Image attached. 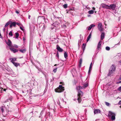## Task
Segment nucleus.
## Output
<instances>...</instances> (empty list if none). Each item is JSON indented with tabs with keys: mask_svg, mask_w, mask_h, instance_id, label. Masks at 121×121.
<instances>
[{
	"mask_svg": "<svg viewBox=\"0 0 121 121\" xmlns=\"http://www.w3.org/2000/svg\"><path fill=\"white\" fill-rule=\"evenodd\" d=\"M83 95V93L81 90H79L78 91V103H80L82 101L81 99V97Z\"/></svg>",
	"mask_w": 121,
	"mask_h": 121,
	"instance_id": "nucleus-1",
	"label": "nucleus"
},
{
	"mask_svg": "<svg viewBox=\"0 0 121 121\" xmlns=\"http://www.w3.org/2000/svg\"><path fill=\"white\" fill-rule=\"evenodd\" d=\"M64 88L63 87L62 85H60L59 87L55 89V91L56 92L60 93L63 92L64 90Z\"/></svg>",
	"mask_w": 121,
	"mask_h": 121,
	"instance_id": "nucleus-2",
	"label": "nucleus"
},
{
	"mask_svg": "<svg viewBox=\"0 0 121 121\" xmlns=\"http://www.w3.org/2000/svg\"><path fill=\"white\" fill-rule=\"evenodd\" d=\"M108 116L109 118L111 117L112 120H114L115 119V114L114 113L111 111H109Z\"/></svg>",
	"mask_w": 121,
	"mask_h": 121,
	"instance_id": "nucleus-3",
	"label": "nucleus"
},
{
	"mask_svg": "<svg viewBox=\"0 0 121 121\" xmlns=\"http://www.w3.org/2000/svg\"><path fill=\"white\" fill-rule=\"evenodd\" d=\"M102 24L101 22L99 23L98 24V30L100 32L103 31L104 30V28L103 27Z\"/></svg>",
	"mask_w": 121,
	"mask_h": 121,
	"instance_id": "nucleus-4",
	"label": "nucleus"
},
{
	"mask_svg": "<svg viewBox=\"0 0 121 121\" xmlns=\"http://www.w3.org/2000/svg\"><path fill=\"white\" fill-rule=\"evenodd\" d=\"M116 6V5L114 4H111L110 5H108L107 9L114 10L115 9Z\"/></svg>",
	"mask_w": 121,
	"mask_h": 121,
	"instance_id": "nucleus-5",
	"label": "nucleus"
},
{
	"mask_svg": "<svg viewBox=\"0 0 121 121\" xmlns=\"http://www.w3.org/2000/svg\"><path fill=\"white\" fill-rule=\"evenodd\" d=\"M74 9L73 7L69 8L68 9L66 10V13H71L72 11H74Z\"/></svg>",
	"mask_w": 121,
	"mask_h": 121,
	"instance_id": "nucleus-6",
	"label": "nucleus"
},
{
	"mask_svg": "<svg viewBox=\"0 0 121 121\" xmlns=\"http://www.w3.org/2000/svg\"><path fill=\"white\" fill-rule=\"evenodd\" d=\"M1 112L2 113L3 115L4 116L5 115L4 114V110H6V108L4 106H1Z\"/></svg>",
	"mask_w": 121,
	"mask_h": 121,
	"instance_id": "nucleus-7",
	"label": "nucleus"
},
{
	"mask_svg": "<svg viewBox=\"0 0 121 121\" xmlns=\"http://www.w3.org/2000/svg\"><path fill=\"white\" fill-rule=\"evenodd\" d=\"M16 22H12L11 21V23L10 24V28H12L13 26L14 27H15L16 26Z\"/></svg>",
	"mask_w": 121,
	"mask_h": 121,
	"instance_id": "nucleus-8",
	"label": "nucleus"
},
{
	"mask_svg": "<svg viewBox=\"0 0 121 121\" xmlns=\"http://www.w3.org/2000/svg\"><path fill=\"white\" fill-rule=\"evenodd\" d=\"M9 49L11 51L13 52L14 53H15L18 52V49H15L14 48H10Z\"/></svg>",
	"mask_w": 121,
	"mask_h": 121,
	"instance_id": "nucleus-9",
	"label": "nucleus"
},
{
	"mask_svg": "<svg viewBox=\"0 0 121 121\" xmlns=\"http://www.w3.org/2000/svg\"><path fill=\"white\" fill-rule=\"evenodd\" d=\"M5 41L6 43L8 45V46L9 47L12 46H11L12 42L9 39H8V42H7V41H6L5 40Z\"/></svg>",
	"mask_w": 121,
	"mask_h": 121,
	"instance_id": "nucleus-10",
	"label": "nucleus"
},
{
	"mask_svg": "<svg viewBox=\"0 0 121 121\" xmlns=\"http://www.w3.org/2000/svg\"><path fill=\"white\" fill-rule=\"evenodd\" d=\"M101 6V7L104 9H107L108 8V5H106L104 3H102Z\"/></svg>",
	"mask_w": 121,
	"mask_h": 121,
	"instance_id": "nucleus-11",
	"label": "nucleus"
},
{
	"mask_svg": "<svg viewBox=\"0 0 121 121\" xmlns=\"http://www.w3.org/2000/svg\"><path fill=\"white\" fill-rule=\"evenodd\" d=\"M57 49L60 52H62L63 51L62 49L60 48V47L58 45H57L56 46Z\"/></svg>",
	"mask_w": 121,
	"mask_h": 121,
	"instance_id": "nucleus-12",
	"label": "nucleus"
},
{
	"mask_svg": "<svg viewBox=\"0 0 121 121\" xmlns=\"http://www.w3.org/2000/svg\"><path fill=\"white\" fill-rule=\"evenodd\" d=\"M111 70L113 71H115L116 70V67L115 65H112L111 67Z\"/></svg>",
	"mask_w": 121,
	"mask_h": 121,
	"instance_id": "nucleus-13",
	"label": "nucleus"
},
{
	"mask_svg": "<svg viewBox=\"0 0 121 121\" xmlns=\"http://www.w3.org/2000/svg\"><path fill=\"white\" fill-rule=\"evenodd\" d=\"M114 72V71H113V70L112 71V70L111 69L110 70L109 72L108 76H112Z\"/></svg>",
	"mask_w": 121,
	"mask_h": 121,
	"instance_id": "nucleus-14",
	"label": "nucleus"
},
{
	"mask_svg": "<svg viewBox=\"0 0 121 121\" xmlns=\"http://www.w3.org/2000/svg\"><path fill=\"white\" fill-rule=\"evenodd\" d=\"M100 110L99 109H95L94 110V113L95 114L100 113Z\"/></svg>",
	"mask_w": 121,
	"mask_h": 121,
	"instance_id": "nucleus-15",
	"label": "nucleus"
},
{
	"mask_svg": "<svg viewBox=\"0 0 121 121\" xmlns=\"http://www.w3.org/2000/svg\"><path fill=\"white\" fill-rule=\"evenodd\" d=\"M105 36V34L104 32H102L101 35V39L102 40L104 38Z\"/></svg>",
	"mask_w": 121,
	"mask_h": 121,
	"instance_id": "nucleus-16",
	"label": "nucleus"
},
{
	"mask_svg": "<svg viewBox=\"0 0 121 121\" xmlns=\"http://www.w3.org/2000/svg\"><path fill=\"white\" fill-rule=\"evenodd\" d=\"M60 101L61 102H62L63 101V98H60L59 99H58L57 100V103L58 104L60 105Z\"/></svg>",
	"mask_w": 121,
	"mask_h": 121,
	"instance_id": "nucleus-17",
	"label": "nucleus"
},
{
	"mask_svg": "<svg viewBox=\"0 0 121 121\" xmlns=\"http://www.w3.org/2000/svg\"><path fill=\"white\" fill-rule=\"evenodd\" d=\"M101 42L102 41L100 40L98 43L97 47V49L98 50L101 47Z\"/></svg>",
	"mask_w": 121,
	"mask_h": 121,
	"instance_id": "nucleus-18",
	"label": "nucleus"
},
{
	"mask_svg": "<svg viewBox=\"0 0 121 121\" xmlns=\"http://www.w3.org/2000/svg\"><path fill=\"white\" fill-rule=\"evenodd\" d=\"M10 60L11 61V62L13 63H14V61H16V58H11L10 59Z\"/></svg>",
	"mask_w": 121,
	"mask_h": 121,
	"instance_id": "nucleus-19",
	"label": "nucleus"
},
{
	"mask_svg": "<svg viewBox=\"0 0 121 121\" xmlns=\"http://www.w3.org/2000/svg\"><path fill=\"white\" fill-rule=\"evenodd\" d=\"M95 25L93 24H92L90 25L89 27L88 28V30H91V29L93 27H94L95 26Z\"/></svg>",
	"mask_w": 121,
	"mask_h": 121,
	"instance_id": "nucleus-20",
	"label": "nucleus"
},
{
	"mask_svg": "<svg viewBox=\"0 0 121 121\" xmlns=\"http://www.w3.org/2000/svg\"><path fill=\"white\" fill-rule=\"evenodd\" d=\"M91 33L90 34H89V36L87 37V39L86 40V41L87 42H88L90 39L91 38Z\"/></svg>",
	"mask_w": 121,
	"mask_h": 121,
	"instance_id": "nucleus-21",
	"label": "nucleus"
},
{
	"mask_svg": "<svg viewBox=\"0 0 121 121\" xmlns=\"http://www.w3.org/2000/svg\"><path fill=\"white\" fill-rule=\"evenodd\" d=\"M26 49H20L19 50V51L22 53H25L26 51Z\"/></svg>",
	"mask_w": 121,
	"mask_h": 121,
	"instance_id": "nucleus-22",
	"label": "nucleus"
},
{
	"mask_svg": "<svg viewBox=\"0 0 121 121\" xmlns=\"http://www.w3.org/2000/svg\"><path fill=\"white\" fill-rule=\"evenodd\" d=\"M11 22V21H8L6 23L4 26L5 27H6L9 25L10 24Z\"/></svg>",
	"mask_w": 121,
	"mask_h": 121,
	"instance_id": "nucleus-23",
	"label": "nucleus"
},
{
	"mask_svg": "<svg viewBox=\"0 0 121 121\" xmlns=\"http://www.w3.org/2000/svg\"><path fill=\"white\" fill-rule=\"evenodd\" d=\"M13 64L16 67H17L18 66H19L20 65V64L19 63L17 62H15L14 63H13Z\"/></svg>",
	"mask_w": 121,
	"mask_h": 121,
	"instance_id": "nucleus-24",
	"label": "nucleus"
},
{
	"mask_svg": "<svg viewBox=\"0 0 121 121\" xmlns=\"http://www.w3.org/2000/svg\"><path fill=\"white\" fill-rule=\"evenodd\" d=\"M86 46V44H85L84 43H83L82 45V49L83 51H84V50L85 49Z\"/></svg>",
	"mask_w": 121,
	"mask_h": 121,
	"instance_id": "nucleus-25",
	"label": "nucleus"
},
{
	"mask_svg": "<svg viewBox=\"0 0 121 121\" xmlns=\"http://www.w3.org/2000/svg\"><path fill=\"white\" fill-rule=\"evenodd\" d=\"M82 87L81 86H79L78 87H76V89L78 90V91L79 90H80L81 89H82Z\"/></svg>",
	"mask_w": 121,
	"mask_h": 121,
	"instance_id": "nucleus-26",
	"label": "nucleus"
},
{
	"mask_svg": "<svg viewBox=\"0 0 121 121\" xmlns=\"http://www.w3.org/2000/svg\"><path fill=\"white\" fill-rule=\"evenodd\" d=\"M64 55L65 58L66 59L68 57V54L66 52H65L64 53Z\"/></svg>",
	"mask_w": 121,
	"mask_h": 121,
	"instance_id": "nucleus-27",
	"label": "nucleus"
},
{
	"mask_svg": "<svg viewBox=\"0 0 121 121\" xmlns=\"http://www.w3.org/2000/svg\"><path fill=\"white\" fill-rule=\"evenodd\" d=\"M94 13V11L92 10H89L88 12V13L89 14H93Z\"/></svg>",
	"mask_w": 121,
	"mask_h": 121,
	"instance_id": "nucleus-28",
	"label": "nucleus"
},
{
	"mask_svg": "<svg viewBox=\"0 0 121 121\" xmlns=\"http://www.w3.org/2000/svg\"><path fill=\"white\" fill-rule=\"evenodd\" d=\"M82 62V60L81 59H80L79 60V65L80 67L81 66V65Z\"/></svg>",
	"mask_w": 121,
	"mask_h": 121,
	"instance_id": "nucleus-29",
	"label": "nucleus"
},
{
	"mask_svg": "<svg viewBox=\"0 0 121 121\" xmlns=\"http://www.w3.org/2000/svg\"><path fill=\"white\" fill-rule=\"evenodd\" d=\"M15 34L16 35V38H17L19 36V34L17 32L15 33Z\"/></svg>",
	"mask_w": 121,
	"mask_h": 121,
	"instance_id": "nucleus-30",
	"label": "nucleus"
},
{
	"mask_svg": "<svg viewBox=\"0 0 121 121\" xmlns=\"http://www.w3.org/2000/svg\"><path fill=\"white\" fill-rule=\"evenodd\" d=\"M92 67L90 66L89 69V70L88 71V74H90V72H91V69Z\"/></svg>",
	"mask_w": 121,
	"mask_h": 121,
	"instance_id": "nucleus-31",
	"label": "nucleus"
},
{
	"mask_svg": "<svg viewBox=\"0 0 121 121\" xmlns=\"http://www.w3.org/2000/svg\"><path fill=\"white\" fill-rule=\"evenodd\" d=\"M39 17H40L41 19L44 20V21H45V18L44 17L40 16Z\"/></svg>",
	"mask_w": 121,
	"mask_h": 121,
	"instance_id": "nucleus-32",
	"label": "nucleus"
},
{
	"mask_svg": "<svg viewBox=\"0 0 121 121\" xmlns=\"http://www.w3.org/2000/svg\"><path fill=\"white\" fill-rule=\"evenodd\" d=\"M9 35L10 36H12L13 35V34L12 33V32L11 31H10V32L9 33Z\"/></svg>",
	"mask_w": 121,
	"mask_h": 121,
	"instance_id": "nucleus-33",
	"label": "nucleus"
},
{
	"mask_svg": "<svg viewBox=\"0 0 121 121\" xmlns=\"http://www.w3.org/2000/svg\"><path fill=\"white\" fill-rule=\"evenodd\" d=\"M88 85V84L87 83H86L85 84H84L83 85V86L85 88L87 87Z\"/></svg>",
	"mask_w": 121,
	"mask_h": 121,
	"instance_id": "nucleus-34",
	"label": "nucleus"
},
{
	"mask_svg": "<svg viewBox=\"0 0 121 121\" xmlns=\"http://www.w3.org/2000/svg\"><path fill=\"white\" fill-rule=\"evenodd\" d=\"M105 103L106 105L107 106H109L110 104L109 103L107 102H105Z\"/></svg>",
	"mask_w": 121,
	"mask_h": 121,
	"instance_id": "nucleus-35",
	"label": "nucleus"
},
{
	"mask_svg": "<svg viewBox=\"0 0 121 121\" xmlns=\"http://www.w3.org/2000/svg\"><path fill=\"white\" fill-rule=\"evenodd\" d=\"M67 4H65L63 6L64 8L65 9L67 7Z\"/></svg>",
	"mask_w": 121,
	"mask_h": 121,
	"instance_id": "nucleus-36",
	"label": "nucleus"
},
{
	"mask_svg": "<svg viewBox=\"0 0 121 121\" xmlns=\"http://www.w3.org/2000/svg\"><path fill=\"white\" fill-rule=\"evenodd\" d=\"M106 50L109 51L110 50V48L108 46H107L106 48Z\"/></svg>",
	"mask_w": 121,
	"mask_h": 121,
	"instance_id": "nucleus-37",
	"label": "nucleus"
},
{
	"mask_svg": "<svg viewBox=\"0 0 121 121\" xmlns=\"http://www.w3.org/2000/svg\"><path fill=\"white\" fill-rule=\"evenodd\" d=\"M43 111H44L43 110H42L41 112V113H40V115L39 116V118L40 117H41V115L42 116V115L43 114Z\"/></svg>",
	"mask_w": 121,
	"mask_h": 121,
	"instance_id": "nucleus-38",
	"label": "nucleus"
},
{
	"mask_svg": "<svg viewBox=\"0 0 121 121\" xmlns=\"http://www.w3.org/2000/svg\"><path fill=\"white\" fill-rule=\"evenodd\" d=\"M62 26V27H63L64 28H65L66 27V24H64Z\"/></svg>",
	"mask_w": 121,
	"mask_h": 121,
	"instance_id": "nucleus-39",
	"label": "nucleus"
},
{
	"mask_svg": "<svg viewBox=\"0 0 121 121\" xmlns=\"http://www.w3.org/2000/svg\"><path fill=\"white\" fill-rule=\"evenodd\" d=\"M117 90L119 91H121V86L119 87L117 89Z\"/></svg>",
	"mask_w": 121,
	"mask_h": 121,
	"instance_id": "nucleus-40",
	"label": "nucleus"
},
{
	"mask_svg": "<svg viewBox=\"0 0 121 121\" xmlns=\"http://www.w3.org/2000/svg\"><path fill=\"white\" fill-rule=\"evenodd\" d=\"M40 44L39 42H38V45H37V47L38 49L40 47Z\"/></svg>",
	"mask_w": 121,
	"mask_h": 121,
	"instance_id": "nucleus-41",
	"label": "nucleus"
},
{
	"mask_svg": "<svg viewBox=\"0 0 121 121\" xmlns=\"http://www.w3.org/2000/svg\"><path fill=\"white\" fill-rule=\"evenodd\" d=\"M56 56L57 57V58H59V54L58 52H57L56 54Z\"/></svg>",
	"mask_w": 121,
	"mask_h": 121,
	"instance_id": "nucleus-42",
	"label": "nucleus"
},
{
	"mask_svg": "<svg viewBox=\"0 0 121 121\" xmlns=\"http://www.w3.org/2000/svg\"><path fill=\"white\" fill-rule=\"evenodd\" d=\"M14 47L16 48H17L18 47V46L16 44L14 45Z\"/></svg>",
	"mask_w": 121,
	"mask_h": 121,
	"instance_id": "nucleus-43",
	"label": "nucleus"
},
{
	"mask_svg": "<svg viewBox=\"0 0 121 121\" xmlns=\"http://www.w3.org/2000/svg\"><path fill=\"white\" fill-rule=\"evenodd\" d=\"M57 68H56L53 70V72L54 73H56L57 71Z\"/></svg>",
	"mask_w": 121,
	"mask_h": 121,
	"instance_id": "nucleus-44",
	"label": "nucleus"
},
{
	"mask_svg": "<svg viewBox=\"0 0 121 121\" xmlns=\"http://www.w3.org/2000/svg\"><path fill=\"white\" fill-rule=\"evenodd\" d=\"M16 24L19 26H20V25H21V24L20 23H16Z\"/></svg>",
	"mask_w": 121,
	"mask_h": 121,
	"instance_id": "nucleus-45",
	"label": "nucleus"
},
{
	"mask_svg": "<svg viewBox=\"0 0 121 121\" xmlns=\"http://www.w3.org/2000/svg\"><path fill=\"white\" fill-rule=\"evenodd\" d=\"M54 27H55V28L56 27L55 26H52V27H51V28L52 30H53L54 28Z\"/></svg>",
	"mask_w": 121,
	"mask_h": 121,
	"instance_id": "nucleus-46",
	"label": "nucleus"
},
{
	"mask_svg": "<svg viewBox=\"0 0 121 121\" xmlns=\"http://www.w3.org/2000/svg\"><path fill=\"white\" fill-rule=\"evenodd\" d=\"M20 29H21L22 30V31H23L24 30V29H23V28H22V27H21V26H20Z\"/></svg>",
	"mask_w": 121,
	"mask_h": 121,
	"instance_id": "nucleus-47",
	"label": "nucleus"
},
{
	"mask_svg": "<svg viewBox=\"0 0 121 121\" xmlns=\"http://www.w3.org/2000/svg\"><path fill=\"white\" fill-rule=\"evenodd\" d=\"M15 12L17 14H19V12L17 10Z\"/></svg>",
	"mask_w": 121,
	"mask_h": 121,
	"instance_id": "nucleus-48",
	"label": "nucleus"
},
{
	"mask_svg": "<svg viewBox=\"0 0 121 121\" xmlns=\"http://www.w3.org/2000/svg\"><path fill=\"white\" fill-rule=\"evenodd\" d=\"M118 104L121 105V101H120L118 102Z\"/></svg>",
	"mask_w": 121,
	"mask_h": 121,
	"instance_id": "nucleus-49",
	"label": "nucleus"
},
{
	"mask_svg": "<svg viewBox=\"0 0 121 121\" xmlns=\"http://www.w3.org/2000/svg\"><path fill=\"white\" fill-rule=\"evenodd\" d=\"M23 40L24 41H25L26 40V39H25V38L24 37H23Z\"/></svg>",
	"mask_w": 121,
	"mask_h": 121,
	"instance_id": "nucleus-50",
	"label": "nucleus"
},
{
	"mask_svg": "<svg viewBox=\"0 0 121 121\" xmlns=\"http://www.w3.org/2000/svg\"><path fill=\"white\" fill-rule=\"evenodd\" d=\"M5 27H4V28L3 29V31L4 32L5 31Z\"/></svg>",
	"mask_w": 121,
	"mask_h": 121,
	"instance_id": "nucleus-51",
	"label": "nucleus"
},
{
	"mask_svg": "<svg viewBox=\"0 0 121 121\" xmlns=\"http://www.w3.org/2000/svg\"><path fill=\"white\" fill-rule=\"evenodd\" d=\"M2 90L4 91H5L6 90V89H3V88H2Z\"/></svg>",
	"mask_w": 121,
	"mask_h": 121,
	"instance_id": "nucleus-52",
	"label": "nucleus"
},
{
	"mask_svg": "<svg viewBox=\"0 0 121 121\" xmlns=\"http://www.w3.org/2000/svg\"><path fill=\"white\" fill-rule=\"evenodd\" d=\"M121 83V81H119V82H117V84H119V83Z\"/></svg>",
	"mask_w": 121,
	"mask_h": 121,
	"instance_id": "nucleus-53",
	"label": "nucleus"
},
{
	"mask_svg": "<svg viewBox=\"0 0 121 121\" xmlns=\"http://www.w3.org/2000/svg\"><path fill=\"white\" fill-rule=\"evenodd\" d=\"M32 62V64L34 65L35 66V67H36V68H37V66L36 65H35V64H34Z\"/></svg>",
	"mask_w": 121,
	"mask_h": 121,
	"instance_id": "nucleus-54",
	"label": "nucleus"
},
{
	"mask_svg": "<svg viewBox=\"0 0 121 121\" xmlns=\"http://www.w3.org/2000/svg\"><path fill=\"white\" fill-rule=\"evenodd\" d=\"M45 28V26H44V25H43V30H44V28Z\"/></svg>",
	"mask_w": 121,
	"mask_h": 121,
	"instance_id": "nucleus-55",
	"label": "nucleus"
},
{
	"mask_svg": "<svg viewBox=\"0 0 121 121\" xmlns=\"http://www.w3.org/2000/svg\"><path fill=\"white\" fill-rule=\"evenodd\" d=\"M92 63L91 62L90 64V66H91V67H92Z\"/></svg>",
	"mask_w": 121,
	"mask_h": 121,
	"instance_id": "nucleus-56",
	"label": "nucleus"
},
{
	"mask_svg": "<svg viewBox=\"0 0 121 121\" xmlns=\"http://www.w3.org/2000/svg\"><path fill=\"white\" fill-rule=\"evenodd\" d=\"M92 9L94 10H95V8L94 7H93L92 8Z\"/></svg>",
	"mask_w": 121,
	"mask_h": 121,
	"instance_id": "nucleus-57",
	"label": "nucleus"
},
{
	"mask_svg": "<svg viewBox=\"0 0 121 121\" xmlns=\"http://www.w3.org/2000/svg\"><path fill=\"white\" fill-rule=\"evenodd\" d=\"M118 80H121V77H120L119 78Z\"/></svg>",
	"mask_w": 121,
	"mask_h": 121,
	"instance_id": "nucleus-58",
	"label": "nucleus"
},
{
	"mask_svg": "<svg viewBox=\"0 0 121 121\" xmlns=\"http://www.w3.org/2000/svg\"><path fill=\"white\" fill-rule=\"evenodd\" d=\"M52 81H53L52 79H51V80L50 81V82H52Z\"/></svg>",
	"mask_w": 121,
	"mask_h": 121,
	"instance_id": "nucleus-59",
	"label": "nucleus"
},
{
	"mask_svg": "<svg viewBox=\"0 0 121 121\" xmlns=\"http://www.w3.org/2000/svg\"><path fill=\"white\" fill-rule=\"evenodd\" d=\"M119 63H120V65L121 64V60L119 61Z\"/></svg>",
	"mask_w": 121,
	"mask_h": 121,
	"instance_id": "nucleus-60",
	"label": "nucleus"
},
{
	"mask_svg": "<svg viewBox=\"0 0 121 121\" xmlns=\"http://www.w3.org/2000/svg\"><path fill=\"white\" fill-rule=\"evenodd\" d=\"M30 15H29V17H28V18L29 19H30Z\"/></svg>",
	"mask_w": 121,
	"mask_h": 121,
	"instance_id": "nucleus-61",
	"label": "nucleus"
},
{
	"mask_svg": "<svg viewBox=\"0 0 121 121\" xmlns=\"http://www.w3.org/2000/svg\"><path fill=\"white\" fill-rule=\"evenodd\" d=\"M58 65V64H56L54 65V66H56Z\"/></svg>",
	"mask_w": 121,
	"mask_h": 121,
	"instance_id": "nucleus-62",
	"label": "nucleus"
},
{
	"mask_svg": "<svg viewBox=\"0 0 121 121\" xmlns=\"http://www.w3.org/2000/svg\"><path fill=\"white\" fill-rule=\"evenodd\" d=\"M37 62L39 64H40V62H39L37 61Z\"/></svg>",
	"mask_w": 121,
	"mask_h": 121,
	"instance_id": "nucleus-63",
	"label": "nucleus"
},
{
	"mask_svg": "<svg viewBox=\"0 0 121 121\" xmlns=\"http://www.w3.org/2000/svg\"><path fill=\"white\" fill-rule=\"evenodd\" d=\"M90 16V15H88V17H89Z\"/></svg>",
	"mask_w": 121,
	"mask_h": 121,
	"instance_id": "nucleus-64",
	"label": "nucleus"
}]
</instances>
